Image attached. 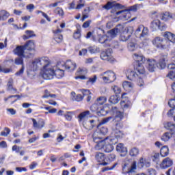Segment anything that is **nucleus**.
<instances>
[{"label": "nucleus", "mask_w": 175, "mask_h": 175, "mask_svg": "<svg viewBox=\"0 0 175 175\" xmlns=\"http://www.w3.org/2000/svg\"><path fill=\"white\" fill-rule=\"evenodd\" d=\"M50 65V59L47 57H41L33 59L31 62L27 66V69L30 72H36V70H39L44 69L46 66H49Z\"/></svg>", "instance_id": "nucleus-1"}, {"label": "nucleus", "mask_w": 175, "mask_h": 175, "mask_svg": "<svg viewBox=\"0 0 175 175\" xmlns=\"http://www.w3.org/2000/svg\"><path fill=\"white\" fill-rule=\"evenodd\" d=\"M98 136V133H93V140L94 143H96V144L94 146L95 150L97 151L99 150H103L105 152H111L114 150V146H113L112 142L111 144L109 142H106V140H100V137H96Z\"/></svg>", "instance_id": "nucleus-2"}, {"label": "nucleus", "mask_w": 175, "mask_h": 175, "mask_svg": "<svg viewBox=\"0 0 175 175\" xmlns=\"http://www.w3.org/2000/svg\"><path fill=\"white\" fill-rule=\"evenodd\" d=\"M111 113L115 116L113 121L117 122L112 128L113 132L116 131H120L122 128V123L121 122L122 118H124V113L118 110L117 107H113L111 108Z\"/></svg>", "instance_id": "nucleus-3"}, {"label": "nucleus", "mask_w": 175, "mask_h": 175, "mask_svg": "<svg viewBox=\"0 0 175 175\" xmlns=\"http://www.w3.org/2000/svg\"><path fill=\"white\" fill-rule=\"evenodd\" d=\"M35 42L33 40L27 41L23 46V58H33L35 53L31 51H35Z\"/></svg>", "instance_id": "nucleus-4"}, {"label": "nucleus", "mask_w": 175, "mask_h": 175, "mask_svg": "<svg viewBox=\"0 0 175 175\" xmlns=\"http://www.w3.org/2000/svg\"><path fill=\"white\" fill-rule=\"evenodd\" d=\"M123 172L129 175H135L136 170V161L132 162L131 160H126L122 166Z\"/></svg>", "instance_id": "nucleus-5"}, {"label": "nucleus", "mask_w": 175, "mask_h": 175, "mask_svg": "<svg viewBox=\"0 0 175 175\" xmlns=\"http://www.w3.org/2000/svg\"><path fill=\"white\" fill-rule=\"evenodd\" d=\"M100 78L104 83H113L117 79L116 73L111 70H107L100 74Z\"/></svg>", "instance_id": "nucleus-6"}, {"label": "nucleus", "mask_w": 175, "mask_h": 175, "mask_svg": "<svg viewBox=\"0 0 175 175\" xmlns=\"http://www.w3.org/2000/svg\"><path fill=\"white\" fill-rule=\"evenodd\" d=\"M42 77L44 80H53L54 79V67H51L50 65L44 67Z\"/></svg>", "instance_id": "nucleus-7"}, {"label": "nucleus", "mask_w": 175, "mask_h": 175, "mask_svg": "<svg viewBox=\"0 0 175 175\" xmlns=\"http://www.w3.org/2000/svg\"><path fill=\"white\" fill-rule=\"evenodd\" d=\"M140 8H143V4H135L133 6H131L129 10H123L119 12H116V16H118L119 14H121V13H126L125 15H123L124 18H126V20H128L127 17H129L131 16V13H129V11L131 12H137V9H140Z\"/></svg>", "instance_id": "nucleus-8"}, {"label": "nucleus", "mask_w": 175, "mask_h": 175, "mask_svg": "<svg viewBox=\"0 0 175 175\" xmlns=\"http://www.w3.org/2000/svg\"><path fill=\"white\" fill-rule=\"evenodd\" d=\"M113 49H108L100 53V58L103 61H107L108 62H114V57H113Z\"/></svg>", "instance_id": "nucleus-9"}, {"label": "nucleus", "mask_w": 175, "mask_h": 175, "mask_svg": "<svg viewBox=\"0 0 175 175\" xmlns=\"http://www.w3.org/2000/svg\"><path fill=\"white\" fill-rule=\"evenodd\" d=\"M95 159L99 165H102L103 166H107V165H109V162L107 161V159H106V156L104 153L100 152H96Z\"/></svg>", "instance_id": "nucleus-10"}, {"label": "nucleus", "mask_w": 175, "mask_h": 175, "mask_svg": "<svg viewBox=\"0 0 175 175\" xmlns=\"http://www.w3.org/2000/svg\"><path fill=\"white\" fill-rule=\"evenodd\" d=\"M113 133L116 139L111 138L110 142L112 144H117V143H118V139H122L124 136V133H122V131L120 130H115V131H113Z\"/></svg>", "instance_id": "nucleus-11"}, {"label": "nucleus", "mask_w": 175, "mask_h": 175, "mask_svg": "<svg viewBox=\"0 0 175 175\" xmlns=\"http://www.w3.org/2000/svg\"><path fill=\"white\" fill-rule=\"evenodd\" d=\"M170 166H173V160L170 157L164 159L160 164V167L161 169H167V167H170Z\"/></svg>", "instance_id": "nucleus-12"}, {"label": "nucleus", "mask_w": 175, "mask_h": 175, "mask_svg": "<svg viewBox=\"0 0 175 175\" xmlns=\"http://www.w3.org/2000/svg\"><path fill=\"white\" fill-rule=\"evenodd\" d=\"M113 8H116V9H121V4L117 3L116 2L108 1L106 5L103 6V9L105 10H110Z\"/></svg>", "instance_id": "nucleus-13"}, {"label": "nucleus", "mask_w": 175, "mask_h": 175, "mask_svg": "<svg viewBox=\"0 0 175 175\" xmlns=\"http://www.w3.org/2000/svg\"><path fill=\"white\" fill-rule=\"evenodd\" d=\"M131 36L132 31L129 32V29H127L121 33L120 39L122 42H127V40L131 39Z\"/></svg>", "instance_id": "nucleus-14"}, {"label": "nucleus", "mask_w": 175, "mask_h": 175, "mask_svg": "<svg viewBox=\"0 0 175 175\" xmlns=\"http://www.w3.org/2000/svg\"><path fill=\"white\" fill-rule=\"evenodd\" d=\"M61 32H62V29H57V30L53 31V39L57 42V43H61L64 39Z\"/></svg>", "instance_id": "nucleus-15"}, {"label": "nucleus", "mask_w": 175, "mask_h": 175, "mask_svg": "<svg viewBox=\"0 0 175 175\" xmlns=\"http://www.w3.org/2000/svg\"><path fill=\"white\" fill-rule=\"evenodd\" d=\"M158 68V66L157 64V62L155 60L152 59L148 60V66H147V69L149 70V72H154L155 70Z\"/></svg>", "instance_id": "nucleus-16"}, {"label": "nucleus", "mask_w": 175, "mask_h": 175, "mask_svg": "<svg viewBox=\"0 0 175 175\" xmlns=\"http://www.w3.org/2000/svg\"><path fill=\"white\" fill-rule=\"evenodd\" d=\"M167 60V55L161 56L157 64V68H159V69H165V68H166Z\"/></svg>", "instance_id": "nucleus-17"}, {"label": "nucleus", "mask_w": 175, "mask_h": 175, "mask_svg": "<svg viewBox=\"0 0 175 175\" xmlns=\"http://www.w3.org/2000/svg\"><path fill=\"white\" fill-rule=\"evenodd\" d=\"M126 77L129 80H136V78L139 77V74L133 70H129L126 73Z\"/></svg>", "instance_id": "nucleus-18"}, {"label": "nucleus", "mask_w": 175, "mask_h": 175, "mask_svg": "<svg viewBox=\"0 0 175 175\" xmlns=\"http://www.w3.org/2000/svg\"><path fill=\"white\" fill-rule=\"evenodd\" d=\"M163 36L165 38L166 40L171 42L172 44L175 43V34L174 33L170 32V31H165L163 34Z\"/></svg>", "instance_id": "nucleus-19"}, {"label": "nucleus", "mask_w": 175, "mask_h": 175, "mask_svg": "<svg viewBox=\"0 0 175 175\" xmlns=\"http://www.w3.org/2000/svg\"><path fill=\"white\" fill-rule=\"evenodd\" d=\"M133 59L137 64H144L146 62V57L142 54L135 53L133 55Z\"/></svg>", "instance_id": "nucleus-20"}, {"label": "nucleus", "mask_w": 175, "mask_h": 175, "mask_svg": "<svg viewBox=\"0 0 175 175\" xmlns=\"http://www.w3.org/2000/svg\"><path fill=\"white\" fill-rule=\"evenodd\" d=\"M164 128L167 131H170L171 133H174L175 124L172 122H166L164 123Z\"/></svg>", "instance_id": "nucleus-21"}, {"label": "nucleus", "mask_w": 175, "mask_h": 175, "mask_svg": "<svg viewBox=\"0 0 175 175\" xmlns=\"http://www.w3.org/2000/svg\"><path fill=\"white\" fill-rule=\"evenodd\" d=\"M163 42V38L161 37H156L152 40V44L158 49H162V43Z\"/></svg>", "instance_id": "nucleus-22"}, {"label": "nucleus", "mask_w": 175, "mask_h": 175, "mask_svg": "<svg viewBox=\"0 0 175 175\" xmlns=\"http://www.w3.org/2000/svg\"><path fill=\"white\" fill-rule=\"evenodd\" d=\"M110 39L106 36H100L98 37V42L101 43V44H105V46H109V43H110Z\"/></svg>", "instance_id": "nucleus-23"}, {"label": "nucleus", "mask_w": 175, "mask_h": 175, "mask_svg": "<svg viewBox=\"0 0 175 175\" xmlns=\"http://www.w3.org/2000/svg\"><path fill=\"white\" fill-rule=\"evenodd\" d=\"M66 69H68L70 70H75L77 68L76 63L75 62H72L71 60H68L65 63Z\"/></svg>", "instance_id": "nucleus-24"}, {"label": "nucleus", "mask_w": 175, "mask_h": 175, "mask_svg": "<svg viewBox=\"0 0 175 175\" xmlns=\"http://www.w3.org/2000/svg\"><path fill=\"white\" fill-rule=\"evenodd\" d=\"M32 121L33 126L35 129H42V128L44 127V122L43 121L37 122L35 119H32Z\"/></svg>", "instance_id": "nucleus-25"}, {"label": "nucleus", "mask_w": 175, "mask_h": 175, "mask_svg": "<svg viewBox=\"0 0 175 175\" xmlns=\"http://www.w3.org/2000/svg\"><path fill=\"white\" fill-rule=\"evenodd\" d=\"M36 36L35 32L32 30H26L25 32V35L23 36L24 40H27V39H31V38H34Z\"/></svg>", "instance_id": "nucleus-26"}, {"label": "nucleus", "mask_w": 175, "mask_h": 175, "mask_svg": "<svg viewBox=\"0 0 175 175\" xmlns=\"http://www.w3.org/2000/svg\"><path fill=\"white\" fill-rule=\"evenodd\" d=\"M144 64H137L135 69L139 75H144L146 73V69L144 68Z\"/></svg>", "instance_id": "nucleus-27"}, {"label": "nucleus", "mask_w": 175, "mask_h": 175, "mask_svg": "<svg viewBox=\"0 0 175 175\" xmlns=\"http://www.w3.org/2000/svg\"><path fill=\"white\" fill-rule=\"evenodd\" d=\"M12 53L14 55L18 57H23V45L17 46L13 51Z\"/></svg>", "instance_id": "nucleus-28"}, {"label": "nucleus", "mask_w": 175, "mask_h": 175, "mask_svg": "<svg viewBox=\"0 0 175 175\" xmlns=\"http://www.w3.org/2000/svg\"><path fill=\"white\" fill-rule=\"evenodd\" d=\"M116 151L118 152H121L122 154H126L127 152V149L125 146H124V144H118L116 146Z\"/></svg>", "instance_id": "nucleus-29"}, {"label": "nucleus", "mask_w": 175, "mask_h": 175, "mask_svg": "<svg viewBox=\"0 0 175 175\" xmlns=\"http://www.w3.org/2000/svg\"><path fill=\"white\" fill-rule=\"evenodd\" d=\"M139 152H140V150H139V148L136 147H133L129 150V155L133 158H136V157L139 155Z\"/></svg>", "instance_id": "nucleus-30"}, {"label": "nucleus", "mask_w": 175, "mask_h": 175, "mask_svg": "<svg viewBox=\"0 0 175 175\" xmlns=\"http://www.w3.org/2000/svg\"><path fill=\"white\" fill-rule=\"evenodd\" d=\"M54 76L57 79H62L64 76V70L61 69H57V67H54Z\"/></svg>", "instance_id": "nucleus-31"}, {"label": "nucleus", "mask_w": 175, "mask_h": 175, "mask_svg": "<svg viewBox=\"0 0 175 175\" xmlns=\"http://www.w3.org/2000/svg\"><path fill=\"white\" fill-rule=\"evenodd\" d=\"M161 20L163 21H167V20H170V18H173V14L170 12H165V13L161 14Z\"/></svg>", "instance_id": "nucleus-32"}, {"label": "nucleus", "mask_w": 175, "mask_h": 175, "mask_svg": "<svg viewBox=\"0 0 175 175\" xmlns=\"http://www.w3.org/2000/svg\"><path fill=\"white\" fill-rule=\"evenodd\" d=\"M120 32H121V30L118 27H115L109 31V33L111 38H116Z\"/></svg>", "instance_id": "nucleus-33"}, {"label": "nucleus", "mask_w": 175, "mask_h": 175, "mask_svg": "<svg viewBox=\"0 0 175 175\" xmlns=\"http://www.w3.org/2000/svg\"><path fill=\"white\" fill-rule=\"evenodd\" d=\"M161 157H165L169 155V148L166 146H163L160 150Z\"/></svg>", "instance_id": "nucleus-34"}, {"label": "nucleus", "mask_w": 175, "mask_h": 175, "mask_svg": "<svg viewBox=\"0 0 175 175\" xmlns=\"http://www.w3.org/2000/svg\"><path fill=\"white\" fill-rule=\"evenodd\" d=\"M107 102V98L105 96H100L99 98H97L96 103L97 105H99L100 107L103 106L105 103Z\"/></svg>", "instance_id": "nucleus-35"}, {"label": "nucleus", "mask_w": 175, "mask_h": 175, "mask_svg": "<svg viewBox=\"0 0 175 175\" xmlns=\"http://www.w3.org/2000/svg\"><path fill=\"white\" fill-rule=\"evenodd\" d=\"M161 25V21L154 20L151 23L150 27L153 28V29H159V27Z\"/></svg>", "instance_id": "nucleus-36"}, {"label": "nucleus", "mask_w": 175, "mask_h": 175, "mask_svg": "<svg viewBox=\"0 0 175 175\" xmlns=\"http://www.w3.org/2000/svg\"><path fill=\"white\" fill-rule=\"evenodd\" d=\"M173 133H169V132L165 133L161 137V140H163V142H169Z\"/></svg>", "instance_id": "nucleus-37"}, {"label": "nucleus", "mask_w": 175, "mask_h": 175, "mask_svg": "<svg viewBox=\"0 0 175 175\" xmlns=\"http://www.w3.org/2000/svg\"><path fill=\"white\" fill-rule=\"evenodd\" d=\"M120 100V97L118 96V94H116L115 96H111L109 99V102L110 103H112L113 105L117 104L118 102Z\"/></svg>", "instance_id": "nucleus-38"}, {"label": "nucleus", "mask_w": 175, "mask_h": 175, "mask_svg": "<svg viewBox=\"0 0 175 175\" xmlns=\"http://www.w3.org/2000/svg\"><path fill=\"white\" fill-rule=\"evenodd\" d=\"M172 45V42L166 39L163 40V43L161 44V49L165 50L166 49H169Z\"/></svg>", "instance_id": "nucleus-39"}, {"label": "nucleus", "mask_w": 175, "mask_h": 175, "mask_svg": "<svg viewBox=\"0 0 175 175\" xmlns=\"http://www.w3.org/2000/svg\"><path fill=\"white\" fill-rule=\"evenodd\" d=\"M136 42L135 39H133L131 42H130L128 44V49L129 51H135L136 50V44L135 42Z\"/></svg>", "instance_id": "nucleus-40"}, {"label": "nucleus", "mask_w": 175, "mask_h": 175, "mask_svg": "<svg viewBox=\"0 0 175 175\" xmlns=\"http://www.w3.org/2000/svg\"><path fill=\"white\" fill-rule=\"evenodd\" d=\"M90 111H85L81 113L78 116V118H79V121H83V120H84V118H85V117H88V116H90Z\"/></svg>", "instance_id": "nucleus-41"}, {"label": "nucleus", "mask_w": 175, "mask_h": 175, "mask_svg": "<svg viewBox=\"0 0 175 175\" xmlns=\"http://www.w3.org/2000/svg\"><path fill=\"white\" fill-rule=\"evenodd\" d=\"M71 95L73 96V100H76L77 102H81V100H83V96H81V94L76 95L75 92H72Z\"/></svg>", "instance_id": "nucleus-42"}, {"label": "nucleus", "mask_w": 175, "mask_h": 175, "mask_svg": "<svg viewBox=\"0 0 175 175\" xmlns=\"http://www.w3.org/2000/svg\"><path fill=\"white\" fill-rule=\"evenodd\" d=\"M100 109V106L96 102L90 107V110L93 112L96 111L97 114L99 112Z\"/></svg>", "instance_id": "nucleus-43"}, {"label": "nucleus", "mask_w": 175, "mask_h": 175, "mask_svg": "<svg viewBox=\"0 0 175 175\" xmlns=\"http://www.w3.org/2000/svg\"><path fill=\"white\" fill-rule=\"evenodd\" d=\"M98 77L96 75L93 76V77H90L88 79V81L86 82V85H92L94 83H96V79Z\"/></svg>", "instance_id": "nucleus-44"}, {"label": "nucleus", "mask_w": 175, "mask_h": 175, "mask_svg": "<svg viewBox=\"0 0 175 175\" xmlns=\"http://www.w3.org/2000/svg\"><path fill=\"white\" fill-rule=\"evenodd\" d=\"M167 77H169L171 80H175V70L174 68L169 69Z\"/></svg>", "instance_id": "nucleus-45"}, {"label": "nucleus", "mask_w": 175, "mask_h": 175, "mask_svg": "<svg viewBox=\"0 0 175 175\" xmlns=\"http://www.w3.org/2000/svg\"><path fill=\"white\" fill-rule=\"evenodd\" d=\"M8 91L14 92H16V90L13 88V80L10 79L8 84Z\"/></svg>", "instance_id": "nucleus-46"}, {"label": "nucleus", "mask_w": 175, "mask_h": 175, "mask_svg": "<svg viewBox=\"0 0 175 175\" xmlns=\"http://www.w3.org/2000/svg\"><path fill=\"white\" fill-rule=\"evenodd\" d=\"M122 87L124 90H126V91H128L129 88H132V83L129 81H124L122 83Z\"/></svg>", "instance_id": "nucleus-47"}, {"label": "nucleus", "mask_w": 175, "mask_h": 175, "mask_svg": "<svg viewBox=\"0 0 175 175\" xmlns=\"http://www.w3.org/2000/svg\"><path fill=\"white\" fill-rule=\"evenodd\" d=\"M111 90H113L116 95H120V94H121V88L118 87V85L112 86Z\"/></svg>", "instance_id": "nucleus-48"}, {"label": "nucleus", "mask_w": 175, "mask_h": 175, "mask_svg": "<svg viewBox=\"0 0 175 175\" xmlns=\"http://www.w3.org/2000/svg\"><path fill=\"white\" fill-rule=\"evenodd\" d=\"M9 16H10V14H9V12L3 10L1 12V20H3V21H5V20H7L9 18Z\"/></svg>", "instance_id": "nucleus-49"}, {"label": "nucleus", "mask_w": 175, "mask_h": 175, "mask_svg": "<svg viewBox=\"0 0 175 175\" xmlns=\"http://www.w3.org/2000/svg\"><path fill=\"white\" fill-rule=\"evenodd\" d=\"M55 14H58L59 16H60V17H63V16L65 14L64 13V10H62V8H57L55 10Z\"/></svg>", "instance_id": "nucleus-50"}, {"label": "nucleus", "mask_w": 175, "mask_h": 175, "mask_svg": "<svg viewBox=\"0 0 175 175\" xmlns=\"http://www.w3.org/2000/svg\"><path fill=\"white\" fill-rule=\"evenodd\" d=\"M108 131H107V128L106 127H102L100 129V133L99 132H97V135H96V137H100V136H98V135H106V133H107Z\"/></svg>", "instance_id": "nucleus-51"}, {"label": "nucleus", "mask_w": 175, "mask_h": 175, "mask_svg": "<svg viewBox=\"0 0 175 175\" xmlns=\"http://www.w3.org/2000/svg\"><path fill=\"white\" fill-rule=\"evenodd\" d=\"M81 36V30L77 29L76 32L74 33L73 38L74 39H80Z\"/></svg>", "instance_id": "nucleus-52"}, {"label": "nucleus", "mask_w": 175, "mask_h": 175, "mask_svg": "<svg viewBox=\"0 0 175 175\" xmlns=\"http://www.w3.org/2000/svg\"><path fill=\"white\" fill-rule=\"evenodd\" d=\"M12 68H6L0 66V72L1 73H10L12 72Z\"/></svg>", "instance_id": "nucleus-53"}, {"label": "nucleus", "mask_w": 175, "mask_h": 175, "mask_svg": "<svg viewBox=\"0 0 175 175\" xmlns=\"http://www.w3.org/2000/svg\"><path fill=\"white\" fill-rule=\"evenodd\" d=\"M98 116H106L107 114V111L105 110V108H103V106L100 107V109L98 110Z\"/></svg>", "instance_id": "nucleus-54"}, {"label": "nucleus", "mask_w": 175, "mask_h": 175, "mask_svg": "<svg viewBox=\"0 0 175 175\" xmlns=\"http://www.w3.org/2000/svg\"><path fill=\"white\" fill-rule=\"evenodd\" d=\"M116 166H117V163L113 164L111 167H105L102 168V172H109V170H113V169H114V167H116Z\"/></svg>", "instance_id": "nucleus-55"}, {"label": "nucleus", "mask_w": 175, "mask_h": 175, "mask_svg": "<svg viewBox=\"0 0 175 175\" xmlns=\"http://www.w3.org/2000/svg\"><path fill=\"white\" fill-rule=\"evenodd\" d=\"M147 35H148V28L144 27V26L140 38H144V36H147Z\"/></svg>", "instance_id": "nucleus-56"}, {"label": "nucleus", "mask_w": 175, "mask_h": 175, "mask_svg": "<svg viewBox=\"0 0 175 175\" xmlns=\"http://www.w3.org/2000/svg\"><path fill=\"white\" fill-rule=\"evenodd\" d=\"M19 57H16L15 59V64L16 65H23V56H18Z\"/></svg>", "instance_id": "nucleus-57"}, {"label": "nucleus", "mask_w": 175, "mask_h": 175, "mask_svg": "<svg viewBox=\"0 0 175 175\" xmlns=\"http://www.w3.org/2000/svg\"><path fill=\"white\" fill-rule=\"evenodd\" d=\"M5 131H6V132L5 131H2L0 135L1 136H4L5 137H6V136H8V135H9V133H10V129L8 128V127H5Z\"/></svg>", "instance_id": "nucleus-58"}, {"label": "nucleus", "mask_w": 175, "mask_h": 175, "mask_svg": "<svg viewBox=\"0 0 175 175\" xmlns=\"http://www.w3.org/2000/svg\"><path fill=\"white\" fill-rule=\"evenodd\" d=\"M45 110H48L49 113H51V114H54V113H57V109L55 108H51V107H46Z\"/></svg>", "instance_id": "nucleus-59"}, {"label": "nucleus", "mask_w": 175, "mask_h": 175, "mask_svg": "<svg viewBox=\"0 0 175 175\" xmlns=\"http://www.w3.org/2000/svg\"><path fill=\"white\" fill-rule=\"evenodd\" d=\"M88 50L90 51L91 54H95V53L98 51V48L96 46H90L88 48Z\"/></svg>", "instance_id": "nucleus-60"}, {"label": "nucleus", "mask_w": 175, "mask_h": 175, "mask_svg": "<svg viewBox=\"0 0 175 175\" xmlns=\"http://www.w3.org/2000/svg\"><path fill=\"white\" fill-rule=\"evenodd\" d=\"M95 122H96V121H95L94 120H90L89 124H90V126L85 127L86 129H88L89 131L92 129V128H94V126H95Z\"/></svg>", "instance_id": "nucleus-61"}, {"label": "nucleus", "mask_w": 175, "mask_h": 175, "mask_svg": "<svg viewBox=\"0 0 175 175\" xmlns=\"http://www.w3.org/2000/svg\"><path fill=\"white\" fill-rule=\"evenodd\" d=\"M27 10H28L30 13H32L35 9V5L33 4H29L26 6Z\"/></svg>", "instance_id": "nucleus-62"}, {"label": "nucleus", "mask_w": 175, "mask_h": 175, "mask_svg": "<svg viewBox=\"0 0 175 175\" xmlns=\"http://www.w3.org/2000/svg\"><path fill=\"white\" fill-rule=\"evenodd\" d=\"M64 117H65L66 120H67V121H71L72 120V112H70V111L66 112Z\"/></svg>", "instance_id": "nucleus-63"}, {"label": "nucleus", "mask_w": 175, "mask_h": 175, "mask_svg": "<svg viewBox=\"0 0 175 175\" xmlns=\"http://www.w3.org/2000/svg\"><path fill=\"white\" fill-rule=\"evenodd\" d=\"M139 162L142 163V166H146L147 167L150 166V163L146 162V160H144L143 158L140 159Z\"/></svg>", "instance_id": "nucleus-64"}]
</instances>
